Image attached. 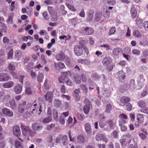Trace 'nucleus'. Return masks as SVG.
I'll list each match as a JSON object with an SVG mask.
<instances>
[{
    "label": "nucleus",
    "mask_w": 148,
    "mask_h": 148,
    "mask_svg": "<svg viewBox=\"0 0 148 148\" xmlns=\"http://www.w3.org/2000/svg\"><path fill=\"white\" fill-rule=\"evenodd\" d=\"M39 107H40L39 108V110L40 112L38 113L39 114H40V113L42 111L41 106L40 104L39 105L37 104L35 102H34L33 103L32 109V113L34 114H36L37 112Z\"/></svg>",
    "instance_id": "f257e3e1"
},
{
    "label": "nucleus",
    "mask_w": 148,
    "mask_h": 148,
    "mask_svg": "<svg viewBox=\"0 0 148 148\" xmlns=\"http://www.w3.org/2000/svg\"><path fill=\"white\" fill-rule=\"evenodd\" d=\"M69 71L64 72L62 73V75L63 76H65L64 78L63 81L68 86H73V83L71 81L70 79L66 76Z\"/></svg>",
    "instance_id": "f03ea898"
},
{
    "label": "nucleus",
    "mask_w": 148,
    "mask_h": 148,
    "mask_svg": "<svg viewBox=\"0 0 148 148\" xmlns=\"http://www.w3.org/2000/svg\"><path fill=\"white\" fill-rule=\"evenodd\" d=\"M65 58V55L62 51H60L56 56V58L58 61H62Z\"/></svg>",
    "instance_id": "7ed1b4c3"
},
{
    "label": "nucleus",
    "mask_w": 148,
    "mask_h": 148,
    "mask_svg": "<svg viewBox=\"0 0 148 148\" xmlns=\"http://www.w3.org/2000/svg\"><path fill=\"white\" fill-rule=\"evenodd\" d=\"M82 30L83 33L86 35H91L94 32L92 28L90 27H83Z\"/></svg>",
    "instance_id": "20e7f679"
},
{
    "label": "nucleus",
    "mask_w": 148,
    "mask_h": 148,
    "mask_svg": "<svg viewBox=\"0 0 148 148\" xmlns=\"http://www.w3.org/2000/svg\"><path fill=\"white\" fill-rule=\"evenodd\" d=\"M11 79L10 76L7 73H0V81H7Z\"/></svg>",
    "instance_id": "39448f33"
},
{
    "label": "nucleus",
    "mask_w": 148,
    "mask_h": 148,
    "mask_svg": "<svg viewBox=\"0 0 148 148\" xmlns=\"http://www.w3.org/2000/svg\"><path fill=\"white\" fill-rule=\"evenodd\" d=\"M74 49L75 54L77 56H80L83 53V50L82 48L79 45H75L74 47Z\"/></svg>",
    "instance_id": "423d86ee"
},
{
    "label": "nucleus",
    "mask_w": 148,
    "mask_h": 148,
    "mask_svg": "<svg viewBox=\"0 0 148 148\" xmlns=\"http://www.w3.org/2000/svg\"><path fill=\"white\" fill-rule=\"evenodd\" d=\"M13 133L14 136L18 137L21 135V132L19 127L14 126L13 127Z\"/></svg>",
    "instance_id": "0eeeda50"
},
{
    "label": "nucleus",
    "mask_w": 148,
    "mask_h": 148,
    "mask_svg": "<svg viewBox=\"0 0 148 148\" xmlns=\"http://www.w3.org/2000/svg\"><path fill=\"white\" fill-rule=\"evenodd\" d=\"M53 94L52 92H47L45 96V99L47 101H48L49 103H51L53 99Z\"/></svg>",
    "instance_id": "6e6552de"
},
{
    "label": "nucleus",
    "mask_w": 148,
    "mask_h": 148,
    "mask_svg": "<svg viewBox=\"0 0 148 148\" xmlns=\"http://www.w3.org/2000/svg\"><path fill=\"white\" fill-rule=\"evenodd\" d=\"M106 123L110 129H114L116 124V122H114L113 120L111 119L107 120Z\"/></svg>",
    "instance_id": "1a4fd4ad"
},
{
    "label": "nucleus",
    "mask_w": 148,
    "mask_h": 148,
    "mask_svg": "<svg viewBox=\"0 0 148 148\" xmlns=\"http://www.w3.org/2000/svg\"><path fill=\"white\" fill-rule=\"evenodd\" d=\"M2 112L4 115L9 116L12 117L13 115V113L9 109L6 108L2 109Z\"/></svg>",
    "instance_id": "9d476101"
},
{
    "label": "nucleus",
    "mask_w": 148,
    "mask_h": 148,
    "mask_svg": "<svg viewBox=\"0 0 148 148\" xmlns=\"http://www.w3.org/2000/svg\"><path fill=\"white\" fill-rule=\"evenodd\" d=\"M26 103L25 101H23L19 103L18 105V111L20 113H23L25 111V107Z\"/></svg>",
    "instance_id": "9b49d317"
},
{
    "label": "nucleus",
    "mask_w": 148,
    "mask_h": 148,
    "mask_svg": "<svg viewBox=\"0 0 148 148\" xmlns=\"http://www.w3.org/2000/svg\"><path fill=\"white\" fill-rule=\"evenodd\" d=\"M112 62L111 58L109 56L105 57L103 59L102 63L104 65L109 64Z\"/></svg>",
    "instance_id": "f8f14e48"
},
{
    "label": "nucleus",
    "mask_w": 148,
    "mask_h": 148,
    "mask_svg": "<svg viewBox=\"0 0 148 148\" xmlns=\"http://www.w3.org/2000/svg\"><path fill=\"white\" fill-rule=\"evenodd\" d=\"M124 51L125 52H127L126 54L125 53H123V56L127 60L129 61L131 59V57L130 56L127 55L129 54L130 53V48L127 47L126 48L124 49Z\"/></svg>",
    "instance_id": "ddd939ff"
},
{
    "label": "nucleus",
    "mask_w": 148,
    "mask_h": 148,
    "mask_svg": "<svg viewBox=\"0 0 148 148\" xmlns=\"http://www.w3.org/2000/svg\"><path fill=\"white\" fill-rule=\"evenodd\" d=\"M135 87V80L133 79H131L129 85L127 87V90H134Z\"/></svg>",
    "instance_id": "4468645a"
},
{
    "label": "nucleus",
    "mask_w": 148,
    "mask_h": 148,
    "mask_svg": "<svg viewBox=\"0 0 148 148\" xmlns=\"http://www.w3.org/2000/svg\"><path fill=\"white\" fill-rule=\"evenodd\" d=\"M32 129L35 130H41L43 128L42 125L37 122L33 123L32 125Z\"/></svg>",
    "instance_id": "2eb2a0df"
},
{
    "label": "nucleus",
    "mask_w": 148,
    "mask_h": 148,
    "mask_svg": "<svg viewBox=\"0 0 148 148\" xmlns=\"http://www.w3.org/2000/svg\"><path fill=\"white\" fill-rule=\"evenodd\" d=\"M119 81L122 82H124L125 76V73L123 71H120L118 73Z\"/></svg>",
    "instance_id": "dca6fc26"
},
{
    "label": "nucleus",
    "mask_w": 148,
    "mask_h": 148,
    "mask_svg": "<svg viewBox=\"0 0 148 148\" xmlns=\"http://www.w3.org/2000/svg\"><path fill=\"white\" fill-rule=\"evenodd\" d=\"M130 101V98L125 96H123L120 99V102L123 104L127 103Z\"/></svg>",
    "instance_id": "f3484780"
},
{
    "label": "nucleus",
    "mask_w": 148,
    "mask_h": 148,
    "mask_svg": "<svg viewBox=\"0 0 148 148\" xmlns=\"http://www.w3.org/2000/svg\"><path fill=\"white\" fill-rule=\"evenodd\" d=\"M84 128L86 132L88 134H90L92 132L90 124L88 123L85 124Z\"/></svg>",
    "instance_id": "a211bd4d"
},
{
    "label": "nucleus",
    "mask_w": 148,
    "mask_h": 148,
    "mask_svg": "<svg viewBox=\"0 0 148 148\" xmlns=\"http://www.w3.org/2000/svg\"><path fill=\"white\" fill-rule=\"evenodd\" d=\"M22 86L20 84H18L16 85L14 88L15 92L17 94L20 93L22 90Z\"/></svg>",
    "instance_id": "6ab92c4d"
},
{
    "label": "nucleus",
    "mask_w": 148,
    "mask_h": 148,
    "mask_svg": "<svg viewBox=\"0 0 148 148\" xmlns=\"http://www.w3.org/2000/svg\"><path fill=\"white\" fill-rule=\"evenodd\" d=\"M14 83L12 81H10L3 84V86L5 88H10L14 85Z\"/></svg>",
    "instance_id": "aec40b11"
},
{
    "label": "nucleus",
    "mask_w": 148,
    "mask_h": 148,
    "mask_svg": "<svg viewBox=\"0 0 148 148\" xmlns=\"http://www.w3.org/2000/svg\"><path fill=\"white\" fill-rule=\"evenodd\" d=\"M130 13L133 19L135 18L137 15V11L136 8L134 7L131 8Z\"/></svg>",
    "instance_id": "412c9836"
},
{
    "label": "nucleus",
    "mask_w": 148,
    "mask_h": 148,
    "mask_svg": "<svg viewBox=\"0 0 148 148\" xmlns=\"http://www.w3.org/2000/svg\"><path fill=\"white\" fill-rule=\"evenodd\" d=\"M54 65L56 69L59 70L60 69H63L65 67L64 64L61 62L55 63Z\"/></svg>",
    "instance_id": "4be33fe9"
},
{
    "label": "nucleus",
    "mask_w": 148,
    "mask_h": 148,
    "mask_svg": "<svg viewBox=\"0 0 148 148\" xmlns=\"http://www.w3.org/2000/svg\"><path fill=\"white\" fill-rule=\"evenodd\" d=\"M136 119L139 123H143L144 121V117L142 114H138L137 115Z\"/></svg>",
    "instance_id": "5701e85b"
},
{
    "label": "nucleus",
    "mask_w": 148,
    "mask_h": 148,
    "mask_svg": "<svg viewBox=\"0 0 148 148\" xmlns=\"http://www.w3.org/2000/svg\"><path fill=\"white\" fill-rule=\"evenodd\" d=\"M23 134V131L28 132L31 131V128L28 126H25L24 125L22 124L21 126Z\"/></svg>",
    "instance_id": "b1692460"
},
{
    "label": "nucleus",
    "mask_w": 148,
    "mask_h": 148,
    "mask_svg": "<svg viewBox=\"0 0 148 148\" xmlns=\"http://www.w3.org/2000/svg\"><path fill=\"white\" fill-rule=\"evenodd\" d=\"M44 78V75L42 73L39 72L37 75V79L38 82H42Z\"/></svg>",
    "instance_id": "393cba45"
},
{
    "label": "nucleus",
    "mask_w": 148,
    "mask_h": 148,
    "mask_svg": "<svg viewBox=\"0 0 148 148\" xmlns=\"http://www.w3.org/2000/svg\"><path fill=\"white\" fill-rule=\"evenodd\" d=\"M9 103L10 107L12 109H15L16 108V104L15 103L14 99H11L9 101Z\"/></svg>",
    "instance_id": "a878e982"
},
{
    "label": "nucleus",
    "mask_w": 148,
    "mask_h": 148,
    "mask_svg": "<svg viewBox=\"0 0 148 148\" xmlns=\"http://www.w3.org/2000/svg\"><path fill=\"white\" fill-rule=\"evenodd\" d=\"M113 109V107L112 105L110 103H109L106 105L105 111L108 113H110L112 111Z\"/></svg>",
    "instance_id": "bb28decb"
},
{
    "label": "nucleus",
    "mask_w": 148,
    "mask_h": 148,
    "mask_svg": "<svg viewBox=\"0 0 148 148\" xmlns=\"http://www.w3.org/2000/svg\"><path fill=\"white\" fill-rule=\"evenodd\" d=\"M44 86L46 90H49L51 86V82L46 79L44 83Z\"/></svg>",
    "instance_id": "cd10ccee"
},
{
    "label": "nucleus",
    "mask_w": 148,
    "mask_h": 148,
    "mask_svg": "<svg viewBox=\"0 0 148 148\" xmlns=\"http://www.w3.org/2000/svg\"><path fill=\"white\" fill-rule=\"evenodd\" d=\"M124 137L125 136H122L120 140V143L123 147H125L126 146V139Z\"/></svg>",
    "instance_id": "c85d7f7f"
},
{
    "label": "nucleus",
    "mask_w": 148,
    "mask_h": 148,
    "mask_svg": "<svg viewBox=\"0 0 148 148\" xmlns=\"http://www.w3.org/2000/svg\"><path fill=\"white\" fill-rule=\"evenodd\" d=\"M53 116L54 120L56 122H58V111L54 109L53 110Z\"/></svg>",
    "instance_id": "c756f323"
},
{
    "label": "nucleus",
    "mask_w": 148,
    "mask_h": 148,
    "mask_svg": "<svg viewBox=\"0 0 148 148\" xmlns=\"http://www.w3.org/2000/svg\"><path fill=\"white\" fill-rule=\"evenodd\" d=\"M77 140L79 143H82L85 142L84 137L82 135L78 136L77 138Z\"/></svg>",
    "instance_id": "7c9ffc66"
},
{
    "label": "nucleus",
    "mask_w": 148,
    "mask_h": 148,
    "mask_svg": "<svg viewBox=\"0 0 148 148\" xmlns=\"http://www.w3.org/2000/svg\"><path fill=\"white\" fill-rule=\"evenodd\" d=\"M138 106L140 107L143 108L146 105V103L145 101L143 100L140 101L137 103Z\"/></svg>",
    "instance_id": "2f4dec72"
},
{
    "label": "nucleus",
    "mask_w": 148,
    "mask_h": 148,
    "mask_svg": "<svg viewBox=\"0 0 148 148\" xmlns=\"http://www.w3.org/2000/svg\"><path fill=\"white\" fill-rule=\"evenodd\" d=\"M121 51V49L119 48H117L114 49L112 51V54L114 56L118 55Z\"/></svg>",
    "instance_id": "473e14b6"
},
{
    "label": "nucleus",
    "mask_w": 148,
    "mask_h": 148,
    "mask_svg": "<svg viewBox=\"0 0 148 148\" xmlns=\"http://www.w3.org/2000/svg\"><path fill=\"white\" fill-rule=\"evenodd\" d=\"M133 34L134 36L138 38H140L141 36V35L140 32L137 30H135L134 31Z\"/></svg>",
    "instance_id": "72a5a7b5"
},
{
    "label": "nucleus",
    "mask_w": 148,
    "mask_h": 148,
    "mask_svg": "<svg viewBox=\"0 0 148 148\" xmlns=\"http://www.w3.org/2000/svg\"><path fill=\"white\" fill-rule=\"evenodd\" d=\"M102 14L99 12H97L95 16V19L97 21H99L101 17Z\"/></svg>",
    "instance_id": "f704fd0d"
},
{
    "label": "nucleus",
    "mask_w": 148,
    "mask_h": 148,
    "mask_svg": "<svg viewBox=\"0 0 148 148\" xmlns=\"http://www.w3.org/2000/svg\"><path fill=\"white\" fill-rule=\"evenodd\" d=\"M15 55L17 58L19 59L22 56V52L19 50H16L15 53Z\"/></svg>",
    "instance_id": "c9c22d12"
},
{
    "label": "nucleus",
    "mask_w": 148,
    "mask_h": 148,
    "mask_svg": "<svg viewBox=\"0 0 148 148\" xmlns=\"http://www.w3.org/2000/svg\"><path fill=\"white\" fill-rule=\"evenodd\" d=\"M90 106L85 104L83 108V111L85 114H88L90 110Z\"/></svg>",
    "instance_id": "e433bc0d"
},
{
    "label": "nucleus",
    "mask_w": 148,
    "mask_h": 148,
    "mask_svg": "<svg viewBox=\"0 0 148 148\" xmlns=\"http://www.w3.org/2000/svg\"><path fill=\"white\" fill-rule=\"evenodd\" d=\"M74 81L76 84H79L81 83V78L79 75H77L74 77Z\"/></svg>",
    "instance_id": "4c0bfd02"
},
{
    "label": "nucleus",
    "mask_w": 148,
    "mask_h": 148,
    "mask_svg": "<svg viewBox=\"0 0 148 148\" xmlns=\"http://www.w3.org/2000/svg\"><path fill=\"white\" fill-rule=\"evenodd\" d=\"M54 103L55 106L56 108L60 107L61 104V101L58 99H55Z\"/></svg>",
    "instance_id": "58836bf2"
},
{
    "label": "nucleus",
    "mask_w": 148,
    "mask_h": 148,
    "mask_svg": "<svg viewBox=\"0 0 148 148\" xmlns=\"http://www.w3.org/2000/svg\"><path fill=\"white\" fill-rule=\"evenodd\" d=\"M52 120V118L48 116L44 119L43 121L42 122L44 124L48 123L50 122Z\"/></svg>",
    "instance_id": "ea45409f"
},
{
    "label": "nucleus",
    "mask_w": 148,
    "mask_h": 148,
    "mask_svg": "<svg viewBox=\"0 0 148 148\" xmlns=\"http://www.w3.org/2000/svg\"><path fill=\"white\" fill-rule=\"evenodd\" d=\"M52 15L51 20L52 21H55L57 20L58 15L56 12H54Z\"/></svg>",
    "instance_id": "a19ab883"
},
{
    "label": "nucleus",
    "mask_w": 148,
    "mask_h": 148,
    "mask_svg": "<svg viewBox=\"0 0 148 148\" xmlns=\"http://www.w3.org/2000/svg\"><path fill=\"white\" fill-rule=\"evenodd\" d=\"M70 24L74 26H75L77 23V19L76 18L70 19L69 20Z\"/></svg>",
    "instance_id": "79ce46f5"
},
{
    "label": "nucleus",
    "mask_w": 148,
    "mask_h": 148,
    "mask_svg": "<svg viewBox=\"0 0 148 148\" xmlns=\"http://www.w3.org/2000/svg\"><path fill=\"white\" fill-rule=\"evenodd\" d=\"M127 148H138L137 143H135L134 144H131L127 146Z\"/></svg>",
    "instance_id": "37998d69"
},
{
    "label": "nucleus",
    "mask_w": 148,
    "mask_h": 148,
    "mask_svg": "<svg viewBox=\"0 0 148 148\" xmlns=\"http://www.w3.org/2000/svg\"><path fill=\"white\" fill-rule=\"evenodd\" d=\"M8 69L10 70V71H14L15 70V67L13 64L10 63L9 64Z\"/></svg>",
    "instance_id": "c03bdc74"
},
{
    "label": "nucleus",
    "mask_w": 148,
    "mask_h": 148,
    "mask_svg": "<svg viewBox=\"0 0 148 148\" xmlns=\"http://www.w3.org/2000/svg\"><path fill=\"white\" fill-rule=\"evenodd\" d=\"M30 75L33 79H36V73L35 72H34L32 70L30 72Z\"/></svg>",
    "instance_id": "a18cd8bd"
},
{
    "label": "nucleus",
    "mask_w": 148,
    "mask_h": 148,
    "mask_svg": "<svg viewBox=\"0 0 148 148\" xmlns=\"http://www.w3.org/2000/svg\"><path fill=\"white\" fill-rule=\"evenodd\" d=\"M13 54V50L12 49H11L8 52V58L11 59L12 58V56Z\"/></svg>",
    "instance_id": "49530a36"
},
{
    "label": "nucleus",
    "mask_w": 148,
    "mask_h": 148,
    "mask_svg": "<svg viewBox=\"0 0 148 148\" xmlns=\"http://www.w3.org/2000/svg\"><path fill=\"white\" fill-rule=\"evenodd\" d=\"M55 126V125L54 123H51L48 125L46 127V129L48 130H51Z\"/></svg>",
    "instance_id": "de8ad7c7"
},
{
    "label": "nucleus",
    "mask_w": 148,
    "mask_h": 148,
    "mask_svg": "<svg viewBox=\"0 0 148 148\" xmlns=\"http://www.w3.org/2000/svg\"><path fill=\"white\" fill-rule=\"evenodd\" d=\"M116 29L115 27H112L110 29V32L108 33L109 35L110 36L114 34L115 32Z\"/></svg>",
    "instance_id": "09e8293b"
},
{
    "label": "nucleus",
    "mask_w": 148,
    "mask_h": 148,
    "mask_svg": "<svg viewBox=\"0 0 148 148\" xmlns=\"http://www.w3.org/2000/svg\"><path fill=\"white\" fill-rule=\"evenodd\" d=\"M107 3L109 5H114L116 4V0H107Z\"/></svg>",
    "instance_id": "8fccbe9b"
},
{
    "label": "nucleus",
    "mask_w": 148,
    "mask_h": 148,
    "mask_svg": "<svg viewBox=\"0 0 148 148\" xmlns=\"http://www.w3.org/2000/svg\"><path fill=\"white\" fill-rule=\"evenodd\" d=\"M67 136L66 135H64L62 136L61 140L63 145L65 144L66 142L67 141Z\"/></svg>",
    "instance_id": "3c124183"
},
{
    "label": "nucleus",
    "mask_w": 148,
    "mask_h": 148,
    "mask_svg": "<svg viewBox=\"0 0 148 148\" xmlns=\"http://www.w3.org/2000/svg\"><path fill=\"white\" fill-rule=\"evenodd\" d=\"M119 117L120 119H127L128 118L127 116L125 114L122 113L120 114L119 116Z\"/></svg>",
    "instance_id": "603ef678"
},
{
    "label": "nucleus",
    "mask_w": 148,
    "mask_h": 148,
    "mask_svg": "<svg viewBox=\"0 0 148 148\" xmlns=\"http://www.w3.org/2000/svg\"><path fill=\"white\" fill-rule=\"evenodd\" d=\"M66 6L70 10L73 12H75L76 11V9L73 5L69 4H67Z\"/></svg>",
    "instance_id": "864d4df0"
},
{
    "label": "nucleus",
    "mask_w": 148,
    "mask_h": 148,
    "mask_svg": "<svg viewBox=\"0 0 148 148\" xmlns=\"http://www.w3.org/2000/svg\"><path fill=\"white\" fill-rule=\"evenodd\" d=\"M80 87L81 89L83 91L85 92H87L88 88L85 85L82 84L80 85Z\"/></svg>",
    "instance_id": "5fc2aeb1"
},
{
    "label": "nucleus",
    "mask_w": 148,
    "mask_h": 148,
    "mask_svg": "<svg viewBox=\"0 0 148 148\" xmlns=\"http://www.w3.org/2000/svg\"><path fill=\"white\" fill-rule=\"evenodd\" d=\"M119 126H121L123 125L124 124L126 123V121L125 119H120L119 121Z\"/></svg>",
    "instance_id": "6e6d98bb"
},
{
    "label": "nucleus",
    "mask_w": 148,
    "mask_h": 148,
    "mask_svg": "<svg viewBox=\"0 0 148 148\" xmlns=\"http://www.w3.org/2000/svg\"><path fill=\"white\" fill-rule=\"evenodd\" d=\"M81 75V79L82 81L84 82H86L87 81V78L86 75L84 74V73L80 74Z\"/></svg>",
    "instance_id": "4d7b16f0"
},
{
    "label": "nucleus",
    "mask_w": 148,
    "mask_h": 148,
    "mask_svg": "<svg viewBox=\"0 0 148 148\" xmlns=\"http://www.w3.org/2000/svg\"><path fill=\"white\" fill-rule=\"evenodd\" d=\"M132 53L133 54L136 55L137 56H139L140 54V51L137 49H134L132 51Z\"/></svg>",
    "instance_id": "13d9d810"
},
{
    "label": "nucleus",
    "mask_w": 148,
    "mask_h": 148,
    "mask_svg": "<svg viewBox=\"0 0 148 148\" xmlns=\"http://www.w3.org/2000/svg\"><path fill=\"white\" fill-rule=\"evenodd\" d=\"M32 92L31 88L29 87H27L25 90V93L28 95H30L32 93Z\"/></svg>",
    "instance_id": "bf43d9fd"
},
{
    "label": "nucleus",
    "mask_w": 148,
    "mask_h": 148,
    "mask_svg": "<svg viewBox=\"0 0 148 148\" xmlns=\"http://www.w3.org/2000/svg\"><path fill=\"white\" fill-rule=\"evenodd\" d=\"M59 121L60 123L62 125L64 124L65 123V120L64 117L61 116H60L59 119Z\"/></svg>",
    "instance_id": "052dcab7"
},
{
    "label": "nucleus",
    "mask_w": 148,
    "mask_h": 148,
    "mask_svg": "<svg viewBox=\"0 0 148 148\" xmlns=\"http://www.w3.org/2000/svg\"><path fill=\"white\" fill-rule=\"evenodd\" d=\"M104 96L107 97H109L110 96V94L108 90H104L103 92Z\"/></svg>",
    "instance_id": "680f3d73"
},
{
    "label": "nucleus",
    "mask_w": 148,
    "mask_h": 148,
    "mask_svg": "<svg viewBox=\"0 0 148 148\" xmlns=\"http://www.w3.org/2000/svg\"><path fill=\"white\" fill-rule=\"evenodd\" d=\"M66 88L64 85L62 84L60 88V92L63 93H65L66 92Z\"/></svg>",
    "instance_id": "e2e57ef3"
},
{
    "label": "nucleus",
    "mask_w": 148,
    "mask_h": 148,
    "mask_svg": "<svg viewBox=\"0 0 148 148\" xmlns=\"http://www.w3.org/2000/svg\"><path fill=\"white\" fill-rule=\"evenodd\" d=\"M102 136H103L102 134H97L95 137V139L97 141L101 140V138H102Z\"/></svg>",
    "instance_id": "0e129e2a"
},
{
    "label": "nucleus",
    "mask_w": 148,
    "mask_h": 148,
    "mask_svg": "<svg viewBox=\"0 0 148 148\" xmlns=\"http://www.w3.org/2000/svg\"><path fill=\"white\" fill-rule=\"evenodd\" d=\"M148 93L147 90H144L141 94V96L142 97L146 96Z\"/></svg>",
    "instance_id": "69168bd1"
},
{
    "label": "nucleus",
    "mask_w": 148,
    "mask_h": 148,
    "mask_svg": "<svg viewBox=\"0 0 148 148\" xmlns=\"http://www.w3.org/2000/svg\"><path fill=\"white\" fill-rule=\"evenodd\" d=\"M140 45L144 46H148V42L146 40H143L141 42Z\"/></svg>",
    "instance_id": "338daca9"
},
{
    "label": "nucleus",
    "mask_w": 148,
    "mask_h": 148,
    "mask_svg": "<svg viewBox=\"0 0 148 148\" xmlns=\"http://www.w3.org/2000/svg\"><path fill=\"white\" fill-rule=\"evenodd\" d=\"M141 112L145 114H148V108L144 107L141 110Z\"/></svg>",
    "instance_id": "774afa93"
}]
</instances>
